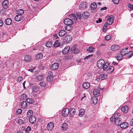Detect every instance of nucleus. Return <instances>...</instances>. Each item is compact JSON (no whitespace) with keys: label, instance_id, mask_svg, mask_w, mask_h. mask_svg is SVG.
<instances>
[{"label":"nucleus","instance_id":"obj_47","mask_svg":"<svg viewBox=\"0 0 133 133\" xmlns=\"http://www.w3.org/2000/svg\"><path fill=\"white\" fill-rule=\"evenodd\" d=\"M24 121L21 119H19L18 121V123L19 125H22L23 124H24Z\"/></svg>","mask_w":133,"mask_h":133},{"label":"nucleus","instance_id":"obj_46","mask_svg":"<svg viewBox=\"0 0 133 133\" xmlns=\"http://www.w3.org/2000/svg\"><path fill=\"white\" fill-rule=\"evenodd\" d=\"M76 45H74L72 47L71 49V50L73 52H75V51L76 49Z\"/></svg>","mask_w":133,"mask_h":133},{"label":"nucleus","instance_id":"obj_22","mask_svg":"<svg viewBox=\"0 0 133 133\" xmlns=\"http://www.w3.org/2000/svg\"><path fill=\"white\" fill-rule=\"evenodd\" d=\"M128 49L127 48H125L122 49L120 52L121 54L123 55H124L127 54L128 52L127 51Z\"/></svg>","mask_w":133,"mask_h":133},{"label":"nucleus","instance_id":"obj_45","mask_svg":"<svg viewBox=\"0 0 133 133\" xmlns=\"http://www.w3.org/2000/svg\"><path fill=\"white\" fill-rule=\"evenodd\" d=\"M123 57V56L121 55H118L116 56V58L118 60H121Z\"/></svg>","mask_w":133,"mask_h":133},{"label":"nucleus","instance_id":"obj_13","mask_svg":"<svg viewBox=\"0 0 133 133\" xmlns=\"http://www.w3.org/2000/svg\"><path fill=\"white\" fill-rule=\"evenodd\" d=\"M9 3L7 0L4 1L2 3V7L4 9L7 8L8 6Z\"/></svg>","mask_w":133,"mask_h":133},{"label":"nucleus","instance_id":"obj_9","mask_svg":"<svg viewBox=\"0 0 133 133\" xmlns=\"http://www.w3.org/2000/svg\"><path fill=\"white\" fill-rule=\"evenodd\" d=\"M120 127L122 129H126L129 126L127 122H124L122 123H121L120 125Z\"/></svg>","mask_w":133,"mask_h":133},{"label":"nucleus","instance_id":"obj_37","mask_svg":"<svg viewBox=\"0 0 133 133\" xmlns=\"http://www.w3.org/2000/svg\"><path fill=\"white\" fill-rule=\"evenodd\" d=\"M101 79L102 80H104L107 77V75L104 74H102L100 75Z\"/></svg>","mask_w":133,"mask_h":133},{"label":"nucleus","instance_id":"obj_30","mask_svg":"<svg viewBox=\"0 0 133 133\" xmlns=\"http://www.w3.org/2000/svg\"><path fill=\"white\" fill-rule=\"evenodd\" d=\"M89 14L87 11H85L83 13L82 16L84 18H86L89 16Z\"/></svg>","mask_w":133,"mask_h":133},{"label":"nucleus","instance_id":"obj_60","mask_svg":"<svg viewBox=\"0 0 133 133\" xmlns=\"http://www.w3.org/2000/svg\"><path fill=\"white\" fill-rule=\"evenodd\" d=\"M108 23L107 22L105 23L104 25L103 28H106L108 26Z\"/></svg>","mask_w":133,"mask_h":133},{"label":"nucleus","instance_id":"obj_6","mask_svg":"<svg viewBox=\"0 0 133 133\" xmlns=\"http://www.w3.org/2000/svg\"><path fill=\"white\" fill-rule=\"evenodd\" d=\"M54 124L52 122H50L48 123L47 126V129L48 131H51L53 128Z\"/></svg>","mask_w":133,"mask_h":133},{"label":"nucleus","instance_id":"obj_14","mask_svg":"<svg viewBox=\"0 0 133 133\" xmlns=\"http://www.w3.org/2000/svg\"><path fill=\"white\" fill-rule=\"evenodd\" d=\"M98 101L97 98L96 97H93L91 98V103L96 104Z\"/></svg>","mask_w":133,"mask_h":133},{"label":"nucleus","instance_id":"obj_23","mask_svg":"<svg viewBox=\"0 0 133 133\" xmlns=\"http://www.w3.org/2000/svg\"><path fill=\"white\" fill-rule=\"evenodd\" d=\"M87 6V3L85 2H83L80 4L79 7L80 9H83L86 8Z\"/></svg>","mask_w":133,"mask_h":133},{"label":"nucleus","instance_id":"obj_19","mask_svg":"<svg viewBox=\"0 0 133 133\" xmlns=\"http://www.w3.org/2000/svg\"><path fill=\"white\" fill-rule=\"evenodd\" d=\"M119 48V46L118 45L116 44L112 46L111 49L112 51H116L118 50Z\"/></svg>","mask_w":133,"mask_h":133},{"label":"nucleus","instance_id":"obj_40","mask_svg":"<svg viewBox=\"0 0 133 133\" xmlns=\"http://www.w3.org/2000/svg\"><path fill=\"white\" fill-rule=\"evenodd\" d=\"M33 113V111L31 110H29L27 113V116H32Z\"/></svg>","mask_w":133,"mask_h":133},{"label":"nucleus","instance_id":"obj_59","mask_svg":"<svg viewBox=\"0 0 133 133\" xmlns=\"http://www.w3.org/2000/svg\"><path fill=\"white\" fill-rule=\"evenodd\" d=\"M4 23L3 21L1 20H0V27L2 26L3 25Z\"/></svg>","mask_w":133,"mask_h":133},{"label":"nucleus","instance_id":"obj_17","mask_svg":"<svg viewBox=\"0 0 133 133\" xmlns=\"http://www.w3.org/2000/svg\"><path fill=\"white\" fill-rule=\"evenodd\" d=\"M68 126L67 124L66 123H63L62 125L61 128L62 130L66 131L68 128Z\"/></svg>","mask_w":133,"mask_h":133},{"label":"nucleus","instance_id":"obj_18","mask_svg":"<svg viewBox=\"0 0 133 133\" xmlns=\"http://www.w3.org/2000/svg\"><path fill=\"white\" fill-rule=\"evenodd\" d=\"M67 33V32L64 30H61L59 32V36L60 37H62L65 35Z\"/></svg>","mask_w":133,"mask_h":133},{"label":"nucleus","instance_id":"obj_54","mask_svg":"<svg viewBox=\"0 0 133 133\" xmlns=\"http://www.w3.org/2000/svg\"><path fill=\"white\" fill-rule=\"evenodd\" d=\"M31 130V128L30 127H28L25 130V132H28L30 131Z\"/></svg>","mask_w":133,"mask_h":133},{"label":"nucleus","instance_id":"obj_38","mask_svg":"<svg viewBox=\"0 0 133 133\" xmlns=\"http://www.w3.org/2000/svg\"><path fill=\"white\" fill-rule=\"evenodd\" d=\"M70 16L71 19L75 21L77 20V19L75 15L74 14H71L70 15Z\"/></svg>","mask_w":133,"mask_h":133},{"label":"nucleus","instance_id":"obj_3","mask_svg":"<svg viewBox=\"0 0 133 133\" xmlns=\"http://www.w3.org/2000/svg\"><path fill=\"white\" fill-rule=\"evenodd\" d=\"M71 40V37L70 36L67 35L63 39V42L64 43L67 44L70 43Z\"/></svg>","mask_w":133,"mask_h":133},{"label":"nucleus","instance_id":"obj_25","mask_svg":"<svg viewBox=\"0 0 133 133\" xmlns=\"http://www.w3.org/2000/svg\"><path fill=\"white\" fill-rule=\"evenodd\" d=\"M104 65L103 66L102 68L103 69V70L107 71V70L108 69V68L109 67V63H108L107 62L105 63Z\"/></svg>","mask_w":133,"mask_h":133},{"label":"nucleus","instance_id":"obj_24","mask_svg":"<svg viewBox=\"0 0 133 133\" xmlns=\"http://www.w3.org/2000/svg\"><path fill=\"white\" fill-rule=\"evenodd\" d=\"M128 107L127 106H125L121 108V110L123 112L126 113L128 111Z\"/></svg>","mask_w":133,"mask_h":133},{"label":"nucleus","instance_id":"obj_27","mask_svg":"<svg viewBox=\"0 0 133 133\" xmlns=\"http://www.w3.org/2000/svg\"><path fill=\"white\" fill-rule=\"evenodd\" d=\"M114 70V68L112 66H109L108 68L107 71L109 73H111Z\"/></svg>","mask_w":133,"mask_h":133},{"label":"nucleus","instance_id":"obj_51","mask_svg":"<svg viewBox=\"0 0 133 133\" xmlns=\"http://www.w3.org/2000/svg\"><path fill=\"white\" fill-rule=\"evenodd\" d=\"M111 36L110 35H108L105 37V39L106 40L108 41L111 38Z\"/></svg>","mask_w":133,"mask_h":133},{"label":"nucleus","instance_id":"obj_35","mask_svg":"<svg viewBox=\"0 0 133 133\" xmlns=\"http://www.w3.org/2000/svg\"><path fill=\"white\" fill-rule=\"evenodd\" d=\"M54 46L55 47H58L60 45V44L58 42V40L56 41L54 44Z\"/></svg>","mask_w":133,"mask_h":133},{"label":"nucleus","instance_id":"obj_39","mask_svg":"<svg viewBox=\"0 0 133 133\" xmlns=\"http://www.w3.org/2000/svg\"><path fill=\"white\" fill-rule=\"evenodd\" d=\"M26 102L30 104H32L34 102L33 101L32 99L31 98H28L26 100Z\"/></svg>","mask_w":133,"mask_h":133},{"label":"nucleus","instance_id":"obj_33","mask_svg":"<svg viewBox=\"0 0 133 133\" xmlns=\"http://www.w3.org/2000/svg\"><path fill=\"white\" fill-rule=\"evenodd\" d=\"M87 50L90 52H92L94 51L95 48L89 46V48L87 49Z\"/></svg>","mask_w":133,"mask_h":133},{"label":"nucleus","instance_id":"obj_4","mask_svg":"<svg viewBox=\"0 0 133 133\" xmlns=\"http://www.w3.org/2000/svg\"><path fill=\"white\" fill-rule=\"evenodd\" d=\"M64 23L66 25H71L73 24V22L71 19L67 18L64 19Z\"/></svg>","mask_w":133,"mask_h":133},{"label":"nucleus","instance_id":"obj_36","mask_svg":"<svg viewBox=\"0 0 133 133\" xmlns=\"http://www.w3.org/2000/svg\"><path fill=\"white\" fill-rule=\"evenodd\" d=\"M24 10L22 9H18L17 11V14L21 15L24 13Z\"/></svg>","mask_w":133,"mask_h":133},{"label":"nucleus","instance_id":"obj_16","mask_svg":"<svg viewBox=\"0 0 133 133\" xmlns=\"http://www.w3.org/2000/svg\"><path fill=\"white\" fill-rule=\"evenodd\" d=\"M32 60V58L31 57L28 55H26L24 57V61L25 62H29Z\"/></svg>","mask_w":133,"mask_h":133},{"label":"nucleus","instance_id":"obj_31","mask_svg":"<svg viewBox=\"0 0 133 133\" xmlns=\"http://www.w3.org/2000/svg\"><path fill=\"white\" fill-rule=\"evenodd\" d=\"M97 5L96 3L94 2L91 5V8L92 9L95 10L97 8Z\"/></svg>","mask_w":133,"mask_h":133},{"label":"nucleus","instance_id":"obj_55","mask_svg":"<svg viewBox=\"0 0 133 133\" xmlns=\"http://www.w3.org/2000/svg\"><path fill=\"white\" fill-rule=\"evenodd\" d=\"M77 16V18L79 19H80L81 18V14L79 12H78L76 14Z\"/></svg>","mask_w":133,"mask_h":133},{"label":"nucleus","instance_id":"obj_5","mask_svg":"<svg viewBox=\"0 0 133 133\" xmlns=\"http://www.w3.org/2000/svg\"><path fill=\"white\" fill-rule=\"evenodd\" d=\"M62 114L63 116H67L69 114V109L66 108L64 109L62 111Z\"/></svg>","mask_w":133,"mask_h":133},{"label":"nucleus","instance_id":"obj_21","mask_svg":"<svg viewBox=\"0 0 133 133\" xmlns=\"http://www.w3.org/2000/svg\"><path fill=\"white\" fill-rule=\"evenodd\" d=\"M21 108L24 109L27 107V104L26 102L24 101H23L21 103Z\"/></svg>","mask_w":133,"mask_h":133},{"label":"nucleus","instance_id":"obj_56","mask_svg":"<svg viewBox=\"0 0 133 133\" xmlns=\"http://www.w3.org/2000/svg\"><path fill=\"white\" fill-rule=\"evenodd\" d=\"M92 56V55H89L88 56H86L84 58V60H86V59H88L90 57H91V56Z\"/></svg>","mask_w":133,"mask_h":133},{"label":"nucleus","instance_id":"obj_57","mask_svg":"<svg viewBox=\"0 0 133 133\" xmlns=\"http://www.w3.org/2000/svg\"><path fill=\"white\" fill-rule=\"evenodd\" d=\"M17 79L18 81L19 82H21L22 80L23 79L22 77L21 76L18 77L17 78Z\"/></svg>","mask_w":133,"mask_h":133},{"label":"nucleus","instance_id":"obj_12","mask_svg":"<svg viewBox=\"0 0 133 133\" xmlns=\"http://www.w3.org/2000/svg\"><path fill=\"white\" fill-rule=\"evenodd\" d=\"M23 18L22 16L21 15H16L15 17V20L16 21H19L22 20Z\"/></svg>","mask_w":133,"mask_h":133},{"label":"nucleus","instance_id":"obj_62","mask_svg":"<svg viewBox=\"0 0 133 133\" xmlns=\"http://www.w3.org/2000/svg\"><path fill=\"white\" fill-rule=\"evenodd\" d=\"M102 21V20L101 19H98L96 22L97 23H100Z\"/></svg>","mask_w":133,"mask_h":133},{"label":"nucleus","instance_id":"obj_53","mask_svg":"<svg viewBox=\"0 0 133 133\" xmlns=\"http://www.w3.org/2000/svg\"><path fill=\"white\" fill-rule=\"evenodd\" d=\"M113 2L115 4H117L119 3V0H112Z\"/></svg>","mask_w":133,"mask_h":133},{"label":"nucleus","instance_id":"obj_8","mask_svg":"<svg viewBox=\"0 0 133 133\" xmlns=\"http://www.w3.org/2000/svg\"><path fill=\"white\" fill-rule=\"evenodd\" d=\"M12 22V20L10 18H8L6 19L4 21L5 24L8 25H11V24Z\"/></svg>","mask_w":133,"mask_h":133},{"label":"nucleus","instance_id":"obj_1","mask_svg":"<svg viewBox=\"0 0 133 133\" xmlns=\"http://www.w3.org/2000/svg\"><path fill=\"white\" fill-rule=\"evenodd\" d=\"M110 120L111 121L114 122L116 125H119L122 123L121 119L118 117H111Z\"/></svg>","mask_w":133,"mask_h":133},{"label":"nucleus","instance_id":"obj_63","mask_svg":"<svg viewBox=\"0 0 133 133\" xmlns=\"http://www.w3.org/2000/svg\"><path fill=\"white\" fill-rule=\"evenodd\" d=\"M130 126H133V120H131L130 123Z\"/></svg>","mask_w":133,"mask_h":133},{"label":"nucleus","instance_id":"obj_43","mask_svg":"<svg viewBox=\"0 0 133 133\" xmlns=\"http://www.w3.org/2000/svg\"><path fill=\"white\" fill-rule=\"evenodd\" d=\"M53 79V77L51 75L47 77V80L49 82H50Z\"/></svg>","mask_w":133,"mask_h":133},{"label":"nucleus","instance_id":"obj_52","mask_svg":"<svg viewBox=\"0 0 133 133\" xmlns=\"http://www.w3.org/2000/svg\"><path fill=\"white\" fill-rule=\"evenodd\" d=\"M22 112V110L21 109H17L16 111V113L17 114H21Z\"/></svg>","mask_w":133,"mask_h":133},{"label":"nucleus","instance_id":"obj_2","mask_svg":"<svg viewBox=\"0 0 133 133\" xmlns=\"http://www.w3.org/2000/svg\"><path fill=\"white\" fill-rule=\"evenodd\" d=\"M105 62L104 60L101 59L99 60L97 63V67L99 68H102L103 66L104 63Z\"/></svg>","mask_w":133,"mask_h":133},{"label":"nucleus","instance_id":"obj_48","mask_svg":"<svg viewBox=\"0 0 133 133\" xmlns=\"http://www.w3.org/2000/svg\"><path fill=\"white\" fill-rule=\"evenodd\" d=\"M52 45L51 42H48L46 43L45 45L47 47L50 48Z\"/></svg>","mask_w":133,"mask_h":133},{"label":"nucleus","instance_id":"obj_61","mask_svg":"<svg viewBox=\"0 0 133 133\" xmlns=\"http://www.w3.org/2000/svg\"><path fill=\"white\" fill-rule=\"evenodd\" d=\"M107 9V7H104L103 8H101V9L100 10L101 11H103V10H105Z\"/></svg>","mask_w":133,"mask_h":133},{"label":"nucleus","instance_id":"obj_64","mask_svg":"<svg viewBox=\"0 0 133 133\" xmlns=\"http://www.w3.org/2000/svg\"><path fill=\"white\" fill-rule=\"evenodd\" d=\"M54 36L55 38L56 39H57L58 38V37L57 34H55L54 35Z\"/></svg>","mask_w":133,"mask_h":133},{"label":"nucleus","instance_id":"obj_10","mask_svg":"<svg viewBox=\"0 0 133 133\" xmlns=\"http://www.w3.org/2000/svg\"><path fill=\"white\" fill-rule=\"evenodd\" d=\"M58 64L57 63H55L51 65V68L52 70H54L57 69L58 68Z\"/></svg>","mask_w":133,"mask_h":133},{"label":"nucleus","instance_id":"obj_26","mask_svg":"<svg viewBox=\"0 0 133 133\" xmlns=\"http://www.w3.org/2000/svg\"><path fill=\"white\" fill-rule=\"evenodd\" d=\"M43 57V55L42 53H39L37 54L35 57V58L37 59H41Z\"/></svg>","mask_w":133,"mask_h":133},{"label":"nucleus","instance_id":"obj_28","mask_svg":"<svg viewBox=\"0 0 133 133\" xmlns=\"http://www.w3.org/2000/svg\"><path fill=\"white\" fill-rule=\"evenodd\" d=\"M74 109H73L70 110L69 111V116H73L76 113V112L74 111Z\"/></svg>","mask_w":133,"mask_h":133},{"label":"nucleus","instance_id":"obj_32","mask_svg":"<svg viewBox=\"0 0 133 133\" xmlns=\"http://www.w3.org/2000/svg\"><path fill=\"white\" fill-rule=\"evenodd\" d=\"M100 93L99 90L97 89H95L93 91V94L95 95H99Z\"/></svg>","mask_w":133,"mask_h":133},{"label":"nucleus","instance_id":"obj_58","mask_svg":"<svg viewBox=\"0 0 133 133\" xmlns=\"http://www.w3.org/2000/svg\"><path fill=\"white\" fill-rule=\"evenodd\" d=\"M128 6L129 7L130 9H132L133 10V5H131L130 4H129L128 5Z\"/></svg>","mask_w":133,"mask_h":133},{"label":"nucleus","instance_id":"obj_20","mask_svg":"<svg viewBox=\"0 0 133 133\" xmlns=\"http://www.w3.org/2000/svg\"><path fill=\"white\" fill-rule=\"evenodd\" d=\"M36 118L35 117H30L29 121L31 123L33 124L36 122Z\"/></svg>","mask_w":133,"mask_h":133},{"label":"nucleus","instance_id":"obj_44","mask_svg":"<svg viewBox=\"0 0 133 133\" xmlns=\"http://www.w3.org/2000/svg\"><path fill=\"white\" fill-rule=\"evenodd\" d=\"M39 85L42 87H44L46 85L45 82H41L39 84Z\"/></svg>","mask_w":133,"mask_h":133},{"label":"nucleus","instance_id":"obj_29","mask_svg":"<svg viewBox=\"0 0 133 133\" xmlns=\"http://www.w3.org/2000/svg\"><path fill=\"white\" fill-rule=\"evenodd\" d=\"M27 97V96L25 94H22L19 97L21 100H24Z\"/></svg>","mask_w":133,"mask_h":133},{"label":"nucleus","instance_id":"obj_34","mask_svg":"<svg viewBox=\"0 0 133 133\" xmlns=\"http://www.w3.org/2000/svg\"><path fill=\"white\" fill-rule=\"evenodd\" d=\"M85 110L83 109H80L79 113V116H82L85 113Z\"/></svg>","mask_w":133,"mask_h":133},{"label":"nucleus","instance_id":"obj_11","mask_svg":"<svg viewBox=\"0 0 133 133\" xmlns=\"http://www.w3.org/2000/svg\"><path fill=\"white\" fill-rule=\"evenodd\" d=\"M70 47L69 46H66L62 51V53L64 54H67L69 51Z\"/></svg>","mask_w":133,"mask_h":133},{"label":"nucleus","instance_id":"obj_49","mask_svg":"<svg viewBox=\"0 0 133 133\" xmlns=\"http://www.w3.org/2000/svg\"><path fill=\"white\" fill-rule=\"evenodd\" d=\"M37 78L38 81H41L43 79V76L42 75H40L38 76L37 77Z\"/></svg>","mask_w":133,"mask_h":133},{"label":"nucleus","instance_id":"obj_15","mask_svg":"<svg viewBox=\"0 0 133 133\" xmlns=\"http://www.w3.org/2000/svg\"><path fill=\"white\" fill-rule=\"evenodd\" d=\"M83 87L85 89H88L90 86V84L88 82H84L83 84Z\"/></svg>","mask_w":133,"mask_h":133},{"label":"nucleus","instance_id":"obj_41","mask_svg":"<svg viewBox=\"0 0 133 133\" xmlns=\"http://www.w3.org/2000/svg\"><path fill=\"white\" fill-rule=\"evenodd\" d=\"M72 27L71 25H67L65 28V29L66 30L69 31L71 30L72 29Z\"/></svg>","mask_w":133,"mask_h":133},{"label":"nucleus","instance_id":"obj_42","mask_svg":"<svg viewBox=\"0 0 133 133\" xmlns=\"http://www.w3.org/2000/svg\"><path fill=\"white\" fill-rule=\"evenodd\" d=\"M133 54V52L132 51H130L127 55L128 58H130L132 56Z\"/></svg>","mask_w":133,"mask_h":133},{"label":"nucleus","instance_id":"obj_50","mask_svg":"<svg viewBox=\"0 0 133 133\" xmlns=\"http://www.w3.org/2000/svg\"><path fill=\"white\" fill-rule=\"evenodd\" d=\"M38 90V88L35 86H34L32 88V90L34 92H36Z\"/></svg>","mask_w":133,"mask_h":133},{"label":"nucleus","instance_id":"obj_7","mask_svg":"<svg viewBox=\"0 0 133 133\" xmlns=\"http://www.w3.org/2000/svg\"><path fill=\"white\" fill-rule=\"evenodd\" d=\"M109 18L107 20V22L108 23L109 25L112 24L114 22V17L111 16L108 17Z\"/></svg>","mask_w":133,"mask_h":133}]
</instances>
